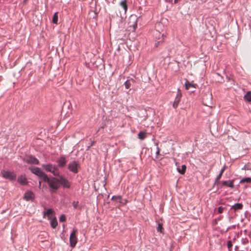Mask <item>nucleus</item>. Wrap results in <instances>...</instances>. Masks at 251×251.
<instances>
[{
	"mask_svg": "<svg viewBox=\"0 0 251 251\" xmlns=\"http://www.w3.org/2000/svg\"><path fill=\"white\" fill-rule=\"evenodd\" d=\"M227 248H228L229 251H230V250L231 249L232 246V244L231 241H228L227 242Z\"/></svg>",
	"mask_w": 251,
	"mask_h": 251,
	"instance_id": "nucleus-31",
	"label": "nucleus"
},
{
	"mask_svg": "<svg viewBox=\"0 0 251 251\" xmlns=\"http://www.w3.org/2000/svg\"><path fill=\"white\" fill-rule=\"evenodd\" d=\"M185 88L187 90H189L190 88L195 89L196 88L197 85L196 84H192L188 80H187L185 83Z\"/></svg>",
	"mask_w": 251,
	"mask_h": 251,
	"instance_id": "nucleus-15",
	"label": "nucleus"
},
{
	"mask_svg": "<svg viewBox=\"0 0 251 251\" xmlns=\"http://www.w3.org/2000/svg\"><path fill=\"white\" fill-rule=\"evenodd\" d=\"M40 178L46 182H47L50 179V177L48 176L44 173L43 172H42L40 175L39 176Z\"/></svg>",
	"mask_w": 251,
	"mask_h": 251,
	"instance_id": "nucleus-17",
	"label": "nucleus"
},
{
	"mask_svg": "<svg viewBox=\"0 0 251 251\" xmlns=\"http://www.w3.org/2000/svg\"><path fill=\"white\" fill-rule=\"evenodd\" d=\"M2 176L10 180H15L16 179V175L12 172L3 170L1 172Z\"/></svg>",
	"mask_w": 251,
	"mask_h": 251,
	"instance_id": "nucleus-4",
	"label": "nucleus"
},
{
	"mask_svg": "<svg viewBox=\"0 0 251 251\" xmlns=\"http://www.w3.org/2000/svg\"><path fill=\"white\" fill-rule=\"evenodd\" d=\"M53 213L54 211L52 209H49L44 213V217L45 218L46 216H47L48 218V220H56L55 217H53Z\"/></svg>",
	"mask_w": 251,
	"mask_h": 251,
	"instance_id": "nucleus-10",
	"label": "nucleus"
},
{
	"mask_svg": "<svg viewBox=\"0 0 251 251\" xmlns=\"http://www.w3.org/2000/svg\"><path fill=\"white\" fill-rule=\"evenodd\" d=\"M34 195L33 192L31 191H27L25 193L24 199L26 201L32 200L34 199Z\"/></svg>",
	"mask_w": 251,
	"mask_h": 251,
	"instance_id": "nucleus-12",
	"label": "nucleus"
},
{
	"mask_svg": "<svg viewBox=\"0 0 251 251\" xmlns=\"http://www.w3.org/2000/svg\"><path fill=\"white\" fill-rule=\"evenodd\" d=\"M120 6L123 8V10L125 13H126L127 9V5L126 3V0H123L120 3Z\"/></svg>",
	"mask_w": 251,
	"mask_h": 251,
	"instance_id": "nucleus-20",
	"label": "nucleus"
},
{
	"mask_svg": "<svg viewBox=\"0 0 251 251\" xmlns=\"http://www.w3.org/2000/svg\"><path fill=\"white\" fill-rule=\"evenodd\" d=\"M79 164L75 161L70 162L68 165V169L72 172L76 174L78 172Z\"/></svg>",
	"mask_w": 251,
	"mask_h": 251,
	"instance_id": "nucleus-7",
	"label": "nucleus"
},
{
	"mask_svg": "<svg viewBox=\"0 0 251 251\" xmlns=\"http://www.w3.org/2000/svg\"><path fill=\"white\" fill-rule=\"evenodd\" d=\"M72 204L75 209H79V208L78 201H73Z\"/></svg>",
	"mask_w": 251,
	"mask_h": 251,
	"instance_id": "nucleus-29",
	"label": "nucleus"
},
{
	"mask_svg": "<svg viewBox=\"0 0 251 251\" xmlns=\"http://www.w3.org/2000/svg\"><path fill=\"white\" fill-rule=\"evenodd\" d=\"M181 94L179 89H178V92L176 96L175 100L173 103V107L174 108H176L178 105V104L180 101L181 98Z\"/></svg>",
	"mask_w": 251,
	"mask_h": 251,
	"instance_id": "nucleus-9",
	"label": "nucleus"
},
{
	"mask_svg": "<svg viewBox=\"0 0 251 251\" xmlns=\"http://www.w3.org/2000/svg\"><path fill=\"white\" fill-rule=\"evenodd\" d=\"M223 174V173H222V172L220 171V172L219 174V175L217 176V177H216V181L219 180L221 178V176H222Z\"/></svg>",
	"mask_w": 251,
	"mask_h": 251,
	"instance_id": "nucleus-34",
	"label": "nucleus"
},
{
	"mask_svg": "<svg viewBox=\"0 0 251 251\" xmlns=\"http://www.w3.org/2000/svg\"><path fill=\"white\" fill-rule=\"evenodd\" d=\"M161 25L162 24L160 23H157L155 25V27L157 32L156 35H157V34H159V35H160L161 34V33L160 32L159 29V27L161 26Z\"/></svg>",
	"mask_w": 251,
	"mask_h": 251,
	"instance_id": "nucleus-24",
	"label": "nucleus"
},
{
	"mask_svg": "<svg viewBox=\"0 0 251 251\" xmlns=\"http://www.w3.org/2000/svg\"><path fill=\"white\" fill-rule=\"evenodd\" d=\"M18 181L22 185H26L27 183L26 177L23 176H21L18 177Z\"/></svg>",
	"mask_w": 251,
	"mask_h": 251,
	"instance_id": "nucleus-16",
	"label": "nucleus"
},
{
	"mask_svg": "<svg viewBox=\"0 0 251 251\" xmlns=\"http://www.w3.org/2000/svg\"><path fill=\"white\" fill-rule=\"evenodd\" d=\"M50 224L53 228H55L58 226L57 221H50Z\"/></svg>",
	"mask_w": 251,
	"mask_h": 251,
	"instance_id": "nucleus-27",
	"label": "nucleus"
},
{
	"mask_svg": "<svg viewBox=\"0 0 251 251\" xmlns=\"http://www.w3.org/2000/svg\"><path fill=\"white\" fill-rule=\"evenodd\" d=\"M134 82H135V80L132 78H130L129 79L127 80L125 82V85L126 88V89L129 88L131 84L134 83Z\"/></svg>",
	"mask_w": 251,
	"mask_h": 251,
	"instance_id": "nucleus-19",
	"label": "nucleus"
},
{
	"mask_svg": "<svg viewBox=\"0 0 251 251\" xmlns=\"http://www.w3.org/2000/svg\"><path fill=\"white\" fill-rule=\"evenodd\" d=\"M111 200L122 204H125L126 202V200H123L120 196H114L112 197Z\"/></svg>",
	"mask_w": 251,
	"mask_h": 251,
	"instance_id": "nucleus-11",
	"label": "nucleus"
},
{
	"mask_svg": "<svg viewBox=\"0 0 251 251\" xmlns=\"http://www.w3.org/2000/svg\"><path fill=\"white\" fill-rule=\"evenodd\" d=\"M156 145L157 146V151L156 152V158H157L158 157V156L159 155L160 149L158 147V144L157 143L156 144Z\"/></svg>",
	"mask_w": 251,
	"mask_h": 251,
	"instance_id": "nucleus-32",
	"label": "nucleus"
},
{
	"mask_svg": "<svg viewBox=\"0 0 251 251\" xmlns=\"http://www.w3.org/2000/svg\"><path fill=\"white\" fill-rule=\"evenodd\" d=\"M43 168L47 172L51 173L54 176H58L60 172L57 167L51 164H43L42 165Z\"/></svg>",
	"mask_w": 251,
	"mask_h": 251,
	"instance_id": "nucleus-2",
	"label": "nucleus"
},
{
	"mask_svg": "<svg viewBox=\"0 0 251 251\" xmlns=\"http://www.w3.org/2000/svg\"><path fill=\"white\" fill-rule=\"evenodd\" d=\"M94 141H93V142L91 143V145L88 147V148H90L91 147H92V146L94 145Z\"/></svg>",
	"mask_w": 251,
	"mask_h": 251,
	"instance_id": "nucleus-38",
	"label": "nucleus"
},
{
	"mask_svg": "<svg viewBox=\"0 0 251 251\" xmlns=\"http://www.w3.org/2000/svg\"><path fill=\"white\" fill-rule=\"evenodd\" d=\"M138 136L139 139L141 140H143L146 137V133L145 132L140 131L139 132Z\"/></svg>",
	"mask_w": 251,
	"mask_h": 251,
	"instance_id": "nucleus-25",
	"label": "nucleus"
},
{
	"mask_svg": "<svg viewBox=\"0 0 251 251\" xmlns=\"http://www.w3.org/2000/svg\"><path fill=\"white\" fill-rule=\"evenodd\" d=\"M47 183L50 188V192L52 193H56L60 187L59 178L51 177L50 178Z\"/></svg>",
	"mask_w": 251,
	"mask_h": 251,
	"instance_id": "nucleus-1",
	"label": "nucleus"
},
{
	"mask_svg": "<svg viewBox=\"0 0 251 251\" xmlns=\"http://www.w3.org/2000/svg\"><path fill=\"white\" fill-rule=\"evenodd\" d=\"M137 27V24L135 23V24H134L133 25V28L135 29Z\"/></svg>",
	"mask_w": 251,
	"mask_h": 251,
	"instance_id": "nucleus-39",
	"label": "nucleus"
},
{
	"mask_svg": "<svg viewBox=\"0 0 251 251\" xmlns=\"http://www.w3.org/2000/svg\"><path fill=\"white\" fill-rule=\"evenodd\" d=\"M244 183H251V178L250 177H245L242 178L240 181V183L242 184Z\"/></svg>",
	"mask_w": 251,
	"mask_h": 251,
	"instance_id": "nucleus-23",
	"label": "nucleus"
},
{
	"mask_svg": "<svg viewBox=\"0 0 251 251\" xmlns=\"http://www.w3.org/2000/svg\"><path fill=\"white\" fill-rule=\"evenodd\" d=\"M157 230L161 233H163V228L162 227V224L160 223L158 224V226L157 227Z\"/></svg>",
	"mask_w": 251,
	"mask_h": 251,
	"instance_id": "nucleus-28",
	"label": "nucleus"
},
{
	"mask_svg": "<svg viewBox=\"0 0 251 251\" xmlns=\"http://www.w3.org/2000/svg\"><path fill=\"white\" fill-rule=\"evenodd\" d=\"M40 185H41V182L39 181V186H40Z\"/></svg>",
	"mask_w": 251,
	"mask_h": 251,
	"instance_id": "nucleus-42",
	"label": "nucleus"
},
{
	"mask_svg": "<svg viewBox=\"0 0 251 251\" xmlns=\"http://www.w3.org/2000/svg\"><path fill=\"white\" fill-rule=\"evenodd\" d=\"M65 219L66 217L65 215L64 214L61 215L59 218V220H65Z\"/></svg>",
	"mask_w": 251,
	"mask_h": 251,
	"instance_id": "nucleus-37",
	"label": "nucleus"
},
{
	"mask_svg": "<svg viewBox=\"0 0 251 251\" xmlns=\"http://www.w3.org/2000/svg\"><path fill=\"white\" fill-rule=\"evenodd\" d=\"M243 208V205L242 203H237L233 205L231 208V210H234V211H237L239 209H241Z\"/></svg>",
	"mask_w": 251,
	"mask_h": 251,
	"instance_id": "nucleus-18",
	"label": "nucleus"
},
{
	"mask_svg": "<svg viewBox=\"0 0 251 251\" xmlns=\"http://www.w3.org/2000/svg\"><path fill=\"white\" fill-rule=\"evenodd\" d=\"M27 0H24L23 1V3H25L26 2Z\"/></svg>",
	"mask_w": 251,
	"mask_h": 251,
	"instance_id": "nucleus-41",
	"label": "nucleus"
},
{
	"mask_svg": "<svg viewBox=\"0 0 251 251\" xmlns=\"http://www.w3.org/2000/svg\"><path fill=\"white\" fill-rule=\"evenodd\" d=\"M57 166L60 168H64L67 163V160L64 155L61 156L57 160Z\"/></svg>",
	"mask_w": 251,
	"mask_h": 251,
	"instance_id": "nucleus-8",
	"label": "nucleus"
},
{
	"mask_svg": "<svg viewBox=\"0 0 251 251\" xmlns=\"http://www.w3.org/2000/svg\"><path fill=\"white\" fill-rule=\"evenodd\" d=\"M59 183L62 187L65 189H69L71 187V183L64 176H61L59 177Z\"/></svg>",
	"mask_w": 251,
	"mask_h": 251,
	"instance_id": "nucleus-5",
	"label": "nucleus"
},
{
	"mask_svg": "<svg viewBox=\"0 0 251 251\" xmlns=\"http://www.w3.org/2000/svg\"><path fill=\"white\" fill-rule=\"evenodd\" d=\"M194 90H191V92H194Z\"/></svg>",
	"mask_w": 251,
	"mask_h": 251,
	"instance_id": "nucleus-43",
	"label": "nucleus"
},
{
	"mask_svg": "<svg viewBox=\"0 0 251 251\" xmlns=\"http://www.w3.org/2000/svg\"><path fill=\"white\" fill-rule=\"evenodd\" d=\"M227 167L226 166V165H224L223 167L221 169V172L223 173L224 171L227 169Z\"/></svg>",
	"mask_w": 251,
	"mask_h": 251,
	"instance_id": "nucleus-36",
	"label": "nucleus"
},
{
	"mask_svg": "<svg viewBox=\"0 0 251 251\" xmlns=\"http://www.w3.org/2000/svg\"><path fill=\"white\" fill-rule=\"evenodd\" d=\"M186 166L185 165H183L181 166V168H179V167L177 168V170L178 173L180 174L184 175L186 172Z\"/></svg>",
	"mask_w": 251,
	"mask_h": 251,
	"instance_id": "nucleus-21",
	"label": "nucleus"
},
{
	"mask_svg": "<svg viewBox=\"0 0 251 251\" xmlns=\"http://www.w3.org/2000/svg\"><path fill=\"white\" fill-rule=\"evenodd\" d=\"M224 210H226V209L225 207H223L222 206H219L218 208V212L219 213H223V212Z\"/></svg>",
	"mask_w": 251,
	"mask_h": 251,
	"instance_id": "nucleus-30",
	"label": "nucleus"
},
{
	"mask_svg": "<svg viewBox=\"0 0 251 251\" xmlns=\"http://www.w3.org/2000/svg\"><path fill=\"white\" fill-rule=\"evenodd\" d=\"M233 183H234L233 180H226V181H223L222 184L224 186H226L230 187L231 188H233L234 187Z\"/></svg>",
	"mask_w": 251,
	"mask_h": 251,
	"instance_id": "nucleus-14",
	"label": "nucleus"
},
{
	"mask_svg": "<svg viewBox=\"0 0 251 251\" xmlns=\"http://www.w3.org/2000/svg\"><path fill=\"white\" fill-rule=\"evenodd\" d=\"M29 170H30L32 173L38 176L42 172L39 168L36 167H30L29 168Z\"/></svg>",
	"mask_w": 251,
	"mask_h": 251,
	"instance_id": "nucleus-13",
	"label": "nucleus"
},
{
	"mask_svg": "<svg viewBox=\"0 0 251 251\" xmlns=\"http://www.w3.org/2000/svg\"><path fill=\"white\" fill-rule=\"evenodd\" d=\"M77 232V230L76 228H74L73 230L71 232L70 236V246L72 248H74L77 242V238L76 237V233Z\"/></svg>",
	"mask_w": 251,
	"mask_h": 251,
	"instance_id": "nucleus-3",
	"label": "nucleus"
},
{
	"mask_svg": "<svg viewBox=\"0 0 251 251\" xmlns=\"http://www.w3.org/2000/svg\"><path fill=\"white\" fill-rule=\"evenodd\" d=\"M24 161L28 163L31 164L38 165L39 163L38 160L32 155H27L25 156Z\"/></svg>",
	"mask_w": 251,
	"mask_h": 251,
	"instance_id": "nucleus-6",
	"label": "nucleus"
},
{
	"mask_svg": "<svg viewBox=\"0 0 251 251\" xmlns=\"http://www.w3.org/2000/svg\"><path fill=\"white\" fill-rule=\"evenodd\" d=\"M163 36H164V33H162V34H161V36H162V40H159V41H157V42L155 43V46H156V47L158 46V44H159V43H160V42H162V41H163Z\"/></svg>",
	"mask_w": 251,
	"mask_h": 251,
	"instance_id": "nucleus-35",
	"label": "nucleus"
},
{
	"mask_svg": "<svg viewBox=\"0 0 251 251\" xmlns=\"http://www.w3.org/2000/svg\"><path fill=\"white\" fill-rule=\"evenodd\" d=\"M180 0H174V3H177Z\"/></svg>",
	"mask_w": 251,
	"mask_h": 251,
	"instance_id": "nucleus-40",
	"label": "nucleus"
},
{
	"mask_svg": "<svg viewBox=\"0 0 251 251\" xmlns=\"http://www.w3.org/2000/svg\"><path fill=\"white\" fill-rule=\"evenodd\" d=\"M58 21V14L57 13H55L53 15V18H52V22L54 24H57Z\"/></svg>",
	"mask_w": 251,
	"mask_h": 251,
	"instance_id": "nucleus-26",
	"label": "nucleus"
},
{
	"mask_svg": "<svg viewBox=\"0 0 251 251\" xmlns=\"http://www.w3.org/2000/svg\"><path fill=\"white\" fill-rule=\"evenodd\" d=\"M242 170H251V167H250V165H245L244 167L242 168Z\"/></svg>",
	"mask_w": 251,
	"mask_h": 251,
	"instance_id": "nucleus-33",
	"label": "nucleus"
},
{
	"mask_svg": "<svg viewBox=\"0 0 251 251\" xmlns=\"http://www.w3.org/2000/svg\"><path fill=\"white\" fill-rule=\"evenodd\" d=\"M244 98L245 100L251 102V92L249 91L244 96Z\"/></svg>",
	"mask_w": 251,
	"mask_h": 251,
	"instance_id": "nucleus-22",
	"label": "nucleus"
}]
</instances>
